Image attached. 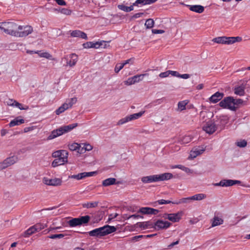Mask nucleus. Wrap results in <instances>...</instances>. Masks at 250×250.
Returning <instances> with one entry per match:
<instances>
[{"label":"nucleus","mask_w":250,"mask_h":250,"mask_svg":"<svg viewBox=\"0 0 250 250\" xmlns=\"http://www.w3.org/2000/svg\"><path fill=\"white\" fill-rule=\"evenodd\" d=\"M0 29L6 34L17 37V31L22 30V27L14 22H0Z\"/></svg>","instance_id":"nucleus-1"},{"label":"nucleus","mask_w":250,"mask_h":250,"mask_svg":"<svg viewBox=\"0 0 250 250\" xmlns=\"http://www.w3.org/2000/svg\"><path fill=\"white\" fill-rule=\"evenodd\" d=\"M78 126L77 123L69 124L66 125H63L59 128L54 129L51 131L50 135L47 137V140H52L57 137L60 136L64 134L71 131L72 129Z\"/></svg>","instance_id":"nucleus-2"},{"label":"nucleus","mask_w":250,"mask_h":250,"mask_svg":"<svg viewBox=\"0 0 250 250\" xmlns=\"http://www.w3.org/2000/svg\"><path fill=\"white\" fill-rule=\"evenodd\" d=\"M68 152L65 150H60L54 152L52 156L56 159L52 162V166L54 167L62 165L67 162Z\"/></svg>","instance_id":"nucleus-3"},{"label":"nucleus","mask_w":250,"mask_h":250,"mask_svg":"<svg viewBox=\"0 0 250 250\" xmlns=\"http://www.w3.org/2000/svg\"><path fill=\"white\" fill-rule=\"evenodd\" d=\"M116 230V228L114 226L106 225L92 230L88 233L90 236L99 237L114 232Z\"/></svg>","instance_id":"nucleus-4"},{"label":"nucleus","mask_w":250,"mask_h":250,"mask_svg":"<svg viewBox=\"0 0 250 250\" xmlns=\"http://www.w3.org/2000/svg\"><path fill=\"white\" fill-rule=\"evenodd\" d=\"M234 98L231 96L225 97L219 103V106L223 108L235 111L237 107L234 105Z\"/></svg>","instance_id":"nucleus-5"},{"label":"nucleus","mask_w":250,"mask_h":250,"mask_svg":"<svg viewBox=\"0 0 250 250\" xmlns=\"http://www.w3.org/2000/svg\"><path fill=\"white\" fill-rule=\"evenodd\" d=\"M229 120V117L226 115H220L216 117V119L213 122L217 130H223Z\"/></svg>","instance_id":"nucleus-6"},{"label":"nucleus","mask_w":250,"mask_h":250,"mask_svg":"<svg viewBox=\"0 0 250 250\" xmlns=\"http://www.w3.org/2000/svg\"><path fill=\"white\" fill-rule=\"evenodd\" d=\"M183 212L182 211H179L175 213H165L164 214L163 217L165 219H167L172 222H178L181 219Z\"/></svg>","instance_id":"nucleus-7"},{"label":"nucleus","mask_w":250,"mask_h":250,"mask_svg":"<svg viewBox=\"0 0 250 250\" xmlns=\"http://www.w3.org/2000/svg\"><path fill=\"white\" fill-rule=\"evenodd\" d=\"M241 182L239 180H222L219 183H216L213 184L214 186L218 187L221 186L223 187H228L232 186L237 184H240Z\"/></svg>","instance_id":"nucleus-8"},{"label":"nucleus","mask_w":250,"mask_h":250,"mask_svg":"<svg viewBox=\"0 0 250 250\" xmlns=\"http://www.w3.org/2000/svg\"><path fill=\"white\" fill-rule=\"evenodd\" d=\"M153 176L154 182L168 180L173 177V174L168 172L153 175Z\"/></svg>","instance_id":"nucleus-9"},{"label":"nucleus","mask_w":250,"mask_h":250,"mask_svg":"<svg viewBox=\"0 0 250 250\" xmlns=\"http://www.w3.org/2000/svg\"><path fill=\"white\" fill-rule=\"evenodd\" d=\"M22 30L17 31V37H25L32 33L33 28L30 25L22 26Z\"/></svg>","instance_id":"nucleus-10"},{"label":"nucleus","mask_w":250,"mask_h":250,"mask_svg":"<svg viewBox=\"0 0 250 250\" xmlns=\"http://www.w3.org/2000/svg\"><path fill=\"white\" fill-rule=\"evenodd\" d=\"M43 182L44 184L48 186H58L62 185V180L61 178H55L53 179H49L44 177L43 179Z\"/></svg>","instance_id":"nucleus-11"},{"label":"nucleus","mask_w":250,"mask_h":250,"mask_svg":"<svg viewBox=\"0 0 250 250\" xmlns=\"http://www.w3.org/2000/svg\"><path fill=\"white\" fill-rule=\"evenodd\" d=\"M64 59L66 61V65L72 67L77 63L78 58L76 54L72 53L64 57Z\"/></svg>","instance_id":"nucleus-12"},{"label":"nucleus","mask_w":250,"mask_h":250,"mask_svg":"<svg viewBox=\"0 0 250 250\" xmlns=\"http://www.w3.org/2000/svg\"><path fill=\"white\" fill-rule=\"evenodd\" d=\"M203 130L209 134H213L216 130V126L212 121L207 122L203 126Z\"/></svg>","instance_id":"nucleus-13"},{"label":"nucleus","mask_w":250,"mask_h":250,"mask_svg":"<svg viewBox=\"0 0 250 250\" xmlns=\"http://www.w3.org/2000/svg\"><path fill=\"white\" fill-rule=\"evenodd\" d=\"M170 225L171 224L167 221L158 220L153 224V228L156 230H160L167 229L170 227Z\"/></svg>","instance_id":"nucleus-14"},{"label":"nucleus","mask_w":250,"mask_h":250,"mask_svg":"<svg viewBox=\"0 0 250 250\" xmlns=\"http://www.w3.org/2000/svg\"><path fill=\"white\" fill-rule=\"evenodd\" d=\"M219 214V213H217L215 212L214 213V217L212 218V219H211L210 222L211 224V228H213L223 224L224 220L223 219L221 215H218Z\"/></svg>","instance_id":"nucleus-15"},{"label":"nucleus","mask_w":250,"mask_h":250,"mask_svg":"<svg viewBox=\"0 0 250 250\" xmlns=\"http://www.w3.org/2000/svg\"><path fill=\"white\" fill-rule=\"evenodd\" d=\"M96 173V172H84L78 173V174H76V175H70V176H69L68 178L69 179H75L77 180H80L83 179L85 177L92 176Z\"/></svg>","instance_id":"nucleus-16"},{"label":"nucleus","mask_w":250,"mask_h":250,"mask_svg":"<svg viewBox=\"0 0 250 250\" xmlns=\"http://www.w3.org/2000/svg\"><path fill=\"white\" fill-rule=\"evenodd\" d=\"M159 210L153 208L149 207H142L138 210V212L141 213L143 214H154L156 215L159 212Z\"/></svg>","instance_id":"nucleus-17"},{"label":"nucleus","mask_w":250,"mask_h":250,"mask_svg":"<svg viewBox=\"0 0 250 250\" xmlns=\"http://www.w3.org/2000/svg\"><path fill=\"white\" fill-rule=\"evenodd\" d=\"M212 42H214L223 44H230L229 43V37L226 36L218 37L212 39Z\"/></svg>","instance_id":"nucleus-18"},{"label":"nucleus","mask_w":250,"mask_h":250,"mask_svg":"<svg viewBox=\"0 0 250 250\" xmlns=\"http://www.w3.org/2000/svg\"><path fill=\"white\" fill-rule=\"evenodd\" d=\"M224 95L223 93L217 91L209 98V101L211 103H217L223 98Z\"/></svg>","instance_id":"nucleus-19"},{"label":"nucleus","mask_w":250,"mask_h":250,"mask_svg":"<svg viewBox=\"0 0 250 250\" xmlns=\"http://www.w3.org/2000/svg\"><path fill=\"white\" fill-rule=\"evenodd\" d=\"M70 35L72 37L80 38L83 39L87 40V36L86 33L79 30L70 31Z\"/></svg>","instance_id":"nucleus-20"},{"label":"nucleus","mask_w":250,"mask_h":250,"mask_svg":"<svg viewBox=\"0 0 250 250\" xmlns=\"http://www.w3.org/2000/svg\"><path fill=\"white\" fill-rule=\"evenodd\" d=\"M102 42H104V41H102L101 42H89L84 43L83 45L84 48H98L102 45Z\"/></svg>","instance_id":"nucleus-21"},{"label":"nucleus","mask_w":250,"mask_h":250,"mask_svg":"<svg viewBox=\"0 0 250 250\" xmlns=\"http://www.w3.org/2000/svg\"><path fill=\"white\" fill-rule=\"evenodd\" d=\"M246 84L242 83L240 85L236 86L234 88V92L236 95L242 96L245 95Z\"/></svg>","instance_id":"nucleus-22"},{"label":"nucleus","mask_w":250,"mask_h":250,"mask_svg":"<svg viewBox=\"0 0 250 250\" xmlns=\"http://www.w3.org/2000/svg\"><path fill=\"white\" fill-rule=\"evenodd\" d=\"M24 120L21 118V116H18L15 118L13 120L11 121V122L9 124V127H13L16 125H19L21 124L24 123Z\"/></svg>","instance_id":"nucleus-23"},{"label":"nucleus","mask_w":250,"mask_h":250,"mask_svg":"<svg viewBox=\"0 0 250 250\" xmlns=\"http://www.w3.org/2000/svg\"><path fill=\"white\" fill-rule=\"evenodd\" d=\"M190 11L197 13H202L204 11V7L200 5H188Z\"/></svg>","instance_id":"nucleus-24"},{"label":"nucleus","mask_w":250,"mask_h":250,"mask_svg":"<svg viewBox=\"0 0 250 250\" xmlns=\"http://www.w3.org/2000/svg\"><path fill=\"white\" fill-rule=\"evenodd\" d=\"M138 224L139 227L142 229L153 228V224L150 221L139 222Z\"/></svg>","instance_id":"nucleus-25"},{"label":"nucleus","mask_w":250,"mask_h":250,"mask_svg":"<svg viewBox=\"0 0 250 250\" xmlns=\"http://www.w3.org/2000/svg\"><path fill=\"white\" fill-rule=\"evenodd\" d=\"M116 179L114 178H109L103 181L102 185L104 187H107L110 185L116 184Z\"/></svg>","instance_id":"nucleus-26"},{"label":"nucleus","mask_w":250,"mask_h":250,"mask_svg":"<svg viewBox=\"0 0 250 250\" xmlns=\"http://www.w3.org/2000/svg\"><path fill=\"white\" fill-rule=\"evenodd\" d=\"M204 151V149H200L198 148H196L194 149V150L191 151L190 156L191 158H195L197 156L202 154Z\"/></svg>","instance_id":"nucleus-27"},{"label":"nucleus","mask_w":250,"mask_h":250,"mask_svg":"<svg viewBox=\"0 0 250 250\" xmlns=\"http://www.w3.org/2000/svg\"><path fill=\"white\" fill-rule=\"evenodd\" d=\"M18 158L16 156H12L7 158L4 160L5 161L8 167L14 164L18 161Z\"/></svg>","instance_id":"nucleus-28"},{"label":"nucleus","mask_w":250,"mask_h":250,"mask_svg":"<svg viewBox=\"0 0 250 250\" xmlns=\"http://www.w3.org/2000/svg\"><path fill=\"white\" fill-rule=\"evenodd\" d=\"M99 204L98 201H95L92 202H86L83 204L82 206L83 208H94L98 206Z\"/></svg>","instance_id":"nucleus-29"},{"label":"nucleus","mask_w":250,"mask_h":250,"mask_svg":"<svg viewBox=\"0 0 250 250\" xmlns=\"http://www.w3.org/2000/svg\"><path fill=\"white\" fill-rule=\"evenodd\" d=\"M33 228L35 230V232H39L41 230L45 229L47 227V225L46 224L43 223H37L33 226Z\"/></svg>","instance_id":"nucleus-30"},{"label":"nucleus","mask_w":250,"mask_h":250,"mask_svg":"<svg viewBox=\"0 0 250 250\" xmlns=\"http://www.w3.org/2000/svg\"><path fill=\"white\" fill-rule=\"evenodd\" d=\"M35 233V230L33 228V226L30 227L27 230H26L22 234V236L24 237H28L33 233Z\"/></svg>","instance_id":"nucleus-31"},{"label":"nucleus","mask_w":250,"mask_h":250,"mask_svg":"<svg viewBox=\"0 0 250 250\" xmlns=\"http://www.w3.org/2000/svg\"><path fill=\"white\" fill-rule=\"evenodd\" d=\"M80 225L87 224L90 220V217L88 215L82 216L78 217Z\"/></svg>","instance_id":"nucleus-32"},{"label":"nucleus","mask_w":250,"mask_h":250,"mask_svg":"<svg viewBox=\"0 0 250 250\" xmlns=\"http://www.w3.org/2000/svg\"><path fill=\"white\" fill-rule=\"evenodd\" d=\"M66 104H63L61 106L55 110L56 115H60V114L64 112L66 110L68 109V106H66Z\"/></svg>","instance_id":"nucleus-33"},{"label":"nucleus","mask_w":250,"mask_h":250,"mask_svg":"<svg viewBox=\"0 0 250 250\" xmlns=\"http://www.w3.org/2000/svg\"><path fill=\"white\" fill-rule=\"evenodd\" d=\"M68 224L70 227H75L80 226L78 218H74L68 221Z\"/></svg>","instance_id":"nucleus-34"},{"label":"nucleus","mask_w":250,"mask_h":250,"mask_svg":"<svg viewBox=\"0 0 250 250\" xmlns=\"http://www.w3.org/2000/svg\"><path fill=\"white\" fill-rule=\"evenodd\" d=\"M147 75L148 74L146 73L142 74H140V75H135V76L132 77L131 78L133 80L134 83H138L140 81H142L143 79V77Z\"/></svg>","instance_id":"nucleus-35"},{"label":"nucleus","mask_w":250,"mask_h":250,"mask_svg":"<svg viewBox=\"0 0 250 250\" xmlns=\"http://www.w3.org/2000/svg\"><path fill=\"white\" fill-rule=\"evenodd\" d=\"M145 112V111H141L138 113H134L129 115L130 121L137 119L141 117Z\"/></svg>","instance_id":"nucleus-36"},{"label":"nucleus","mask_w":250,"mask_h":250,"mask_svg":"<svg viewBox=\"0 0 250 250\" xmlns=\"http://www.w3.org/2000/svg\"><path fill=\"white\" fill-rule=\"evenodd\" d=\"M206 197V195L203 193H198L191 196L192 200H197L200 201L205 199Z\"/></svg>","instance_id":"nucleus-37"},{"label":"nucleus","mask_w":250,"mask_h":250,"mask_svg":"<svg viewBox=\"0 0 250 250\" xmlns=\"http://www.w3.org/2000/svg\"><path fill=\"white\" fill-rule=\"evenodd\" d=\"M141 181L143 183L145 184L154 182L153 175L143 177L141 179Z\"/></svg>","instance_id":"nucleus-38"},{"label":"nucleus","mask_w":250,"mask_h":250,"mask_svg":"<svg viewBox=\"0 0 250 250\" xmlns=\"http://www.w3.org/2000/svg\"><path fill=\"white\" fill-rule=\"evenodd\" d=\"M77 101V99L76 97L72 98L70 99H68L66 101L65 104H66V106H68V109L71 108L73 104L76 103Z\"/></svg>","instance_id":"nucleus-39"},{"label":"nucleus","mask_w":250,"mask_h":250,"mask_svg":"<svg viewBox=\"0 0 250 250\" xmlns=\"http://www.w3.org/2000/svg\"><path fill=\"white\" fill-rule=\"evenodd\" d=\"M188 102L187 100H184L178 102V107L180 111H183L186 109V106L188 104Z\"/></svg>","instance_id":"nucleus-40"},{"label":"nucleus","mask_w":250,"mask_h":250,"mask_svg":"<svg viewBox=\"0 0 250 250\" xmlns=\"http://www.w3.org/2000/svg\"><path fill=\"white\" fill-rule=\"evenodd\" d=\"M133 5L130 6H126L124 5H119L118 8L124 11L128 12L133 10Z\"/></svg>","instance_id":"nucleus-41"},{"label":"nucleus","mask_w":250,"mask_h":250,"mask_svg":"<svg viewBox=\"0 0 250 250\" xmlns=\"http://www.w3.org/2000/svg\"><path fill=\"white\" fill-rule=\"evenodd\" d=\"M191 200H192V199H191V196H190V197H186V198H183L181 199L178 201H175V202H172V204L177 205V204H181V203H187L189 202Z\"/></svg>","instance_id":"nucleus-42"},{"label":"nucleus","mask_w":250,"mask_h":250,"mask_svg":"<svg viewBox=\"0 0 250 250\" xmlns=\"http://www.w3.org/2000/svg\"><path fill=\"white\" fill-rule=\"evenodd\" d=\"M68 147L71 151L78 150V152H79V149H80V146L78 143H73L71 144H69L68 145Z\"/></svg>","instance_id":"nucleus-43"},{"label":"nucleus","mask_w":250,"mask_h":250,"mask_svg":"<svg viewBox=\"0 0 250 250\" xmlns=\"http://www.w3.org/2000/svg\"><path fill=\"white\" fill-rule=\"evenodd\" d=\"M154 24V22L153 19H148L146 20L145 22V26L146 28H151L153 27Z\"/></svg>","instance_id":"nucleus-44"},{"label":"nucleus","mask_w":250,"mask_h":250,"mask_svg":"<svg viewBox=\"0 0 250 250\" xmlns=\"http://www.w3.org/2000/svg\"><path fill=\"white\" fill-rule=\"evenodd\" d=\"M229 37V43L230 44H233L236 42H240L242 40L241 37Z\"/></svg>","instance_id":"nucleus-45"},{"label":"nucleus","mask_w":250,"mask_h":250,"mask_svg":"<svg viewBox=\"0 0 250 250\" xmlns=\"http://www.w3.org/2000/svg\"><path fill=\"white\" fill-rule=\"evenodd\" d=\"M192 140V138L191 136L189 135H186L184 136L181 140V142L182 144H188Z\"/></svg>","instance_id":"nucleus-46"},{"label":"nucleus","mask_w":250,"mask_h":250,"mask_svg":"<svg viewBox=\"0 0 250 250\" xmlns=\"http://www.w3.org/2000/svg\"><path fill=\"white\" fill-rule=\"evenodd\" d=\"M130 121L129 116H126L125 117L122 118L120 119L117 125H122L125 123H127L128 122Z\"/></svg>","instance_id":"nucleus-47"},{"label":"nucleus","mask_w":250,"mask_h":250,"mask_svg":"<svg viewBox=\"0 0 250 250\" xmlns=\"http://www.w3.org/2000/svg\"><path fill=\"white\" fill-rule=\"evenodd\" d=\"M14 104V106L18 108L20 110H27V109H28V106L26 105V106H25V107H23L22 104L19 103V102H17L16 101L15 102V103Z\"/></svg>","instance_id":"nucleus-48"},{"label":"nucleus","mask_w":250,"mask_h":250,"mask_svg":"<svg viewBox=\"0 0 250 250\" xmlns=\"http://www.w3.org/2000/svg\"><path fill=\"white\" fill-rule=\"evenodd\" d=\"M64 236V234L60 233V234H55L50 235L48 236V238H50V239H57V238L61 239V238H63Z\"/></svg>","instance_id":"nucleus-49"},{"label":"nucleus","mask_w":250,"mask_h":250,"mask_svg":"<svg viewBox=\"0 0 250 250\" xmlns=\"http://www.w3.org/2000/svg\"><path fill=\"white\" fill-rule=\"evenodd\" d=\"M172 202H172L170 200H166L164 199H161V200H159L157 201L156 202H155V204H158V205H163V204H170V203L172 204Z\"/></svg>","instance_id":"nucleus-50"},{"label":"nucleus","mask_w":250,"mask_h":250,"mask_svg":"<svg viewBox=\"0 0 250 250\" xmlns=\"http://www.w3.org/2000/svg\"><path fill=\"white\" fill-rule=\"evenodd\" d=\"M38 54L41 57H43L48 59H50L52 57L51 55L49 54L48 52H41V51H40V52Z\"/></svg>","instance_id":"nucleus-51"},{"label":"nucleus","mask_w":250,"mask_h":250,"mask_svg":"<svg viewBox=\"0 0 250 250\" xmlns=\"http://www.w3.org/2000/svg\"><path fill=\"white\" fill-rule=\"evenodd\" d=\"M247 145V142L245 140H241L236 143V145L240 147H244Z\"/></svg>","instance_id":"nucleus-52"},{"label":"nucleus","mask_w":250,"mask_h":250,"mask_svg":"<svg viewBox=\"0 0 250 250\" xmlns=\"http://www.w3.org/2000/svg\"><path fill=\"white\" fill-rule=\"evenodd\" d=\"M124 67V64L118 63L116 65L114 71L116 73H118Z\"/></svg>","instance_id":"nucleus-53"},{"label":"nucleus","mask_w":250,"mask_h":250,"mask_svg":"<svg viewBox=\"0 0 250 250\" xmlns=\"http://www.w3.org/2000/svg\"><path fill=\"white\" fill-rule=\"evenodd\" d=\"M60 12L62 14H63L64 15H69L71 14V11L68 9H66V8H62L61 10H60Z\"/></svg>","instance_id":"nucleus-54"},{"label":"nucleus","mask_w":250,"mask_h":250,"mask_svg":"<svg viewBox=\"0 0 250 250\" xmlns=\"http://www.w3.org/2000/svg\"><path fill=\"white\" fill-rule=\"evenodd\" d=\"M234 105H238L239 104H242L243 103V100L241 99H234Z\"/></svg>","instance_id":"nucleus-55"},{"label":"nucleus","mask_w":250,"mask_h":250,"mask_svg":"<svg viewBox=\"0 0 250 250\" xmlns=\"http://www.w3.org/2000/svg\"><path fill=\"white\" fill-rule=\"evenodd\" d=\"M8 167L5 160L0 163V171Z\"/></svg>","instance_id":"nucleus-56"},{"label":"nucleus","mask_w":250,"mask_h":250,"mask_svg":"<svg viewBox=\"0 0 250 250\" xmlns=\"http://www.w3.org/2000/svg\"><path fill=\"white\" fill-rule=\"evenodd\" d=\"M169 75V72L168 70L166 72H161L159 76L161 78H164L168 77Z\"/></svg>","instance_id":"nucleus-57"},{"label":"nucleus","mask_w":250,"mask_h":250,"mask_svg":"<svg viewBox=\"0 0 250 250\" xmlns=\"http://www.w3.org/2000/svg\"><path fill=\"white\" fill-rule=\"evenodd\" d=\"M169 74L171 75L172 76L180 78V74L178 72L173 70H169Z\"/></svg>","instance_id":"nucleus-58"},{"label":"nucleus","mask_w":250,"mask_h":250,"mask_svg":"<svg viewBox=\"0 0 250 250\" xmlns=\"http://www.w3.org/2000/svg\"><path fill=\"white\" fill-rule=\"evenodd\" d=\"M178 168L186 172H188L190 171L189 168L182 165H178Z\"/></svg>","instance_id":"nucleus-59"},{"label":"nucleus","mask_w":250,"mask_h":250,"mask_svg":"<svg viewBox=\"0 0 250 250\" xmlns=\"http://www.w3.org/2000/svg\"><path fill=\"white\" fill-rule=\"evenodd\" d=\"M145 0H136L135 2L133 3V5L134 6H138L139 4H141L142 5H145Z\"/></svg>","instance_id":"nucleus-60"},{"label":"nucleus","mask_w":250,"mask_h":250,"mask_svg":"<svg viewBox=\"0 0 250 250\" xmlns=\"http://www.w3.org/2000/svg\"><path fill=\"white\" fill-rule=\"evenodd\" d=\"M83 147L85 151H90L92 149L93 147L92 146L88 144H84L83 145Z\"/></svg>","instance_id":"nucleus-61"},{"label":"nucleus","mask_w":250,"mask_h":250,"mask_svg":"<svg viewBox=\"0 0 250 250\" xmlns=\"http://www.w3.org/2000/svg\"><path fill=\"white\" fill-rule=\"evenodd\" d=\"M164 98H161V99H157L156 100H155L154 101H153L152 104H153V105H157V104H161V103H163V101H164Z\"/></svg>","instance_id":"nucleus-62"},{"label":"nucleus","mask_w":250,"mask_h":250,"mask_svg":"<svg viewBox=\"0 0 250 250\" xmlns=\"http://www.w3.org/2000/svg\"><path fill=\"white\" fill-rule=\"evenodd\" d=\"M15 102L16 100L9 99L6 102V103L8 105L14 106V104L15 103Z\"/></svg>","instance_id":"nucleus-63"},{"label":"nucleus","mask_w":250,"mask_h":250,"mask_svg":"<svg viewBox=\"0 0 250 250\" xmlns=\"http://www.w3.org/2000/svg\"><path fill=\"white\" fill-rule=\"evenodd\" d=\"M125 84L128 85H130L134 84L131 77L128 78L127 80L125 82Z\"/></svg>","instance_id":"nucleus-64"}]
</instances>
